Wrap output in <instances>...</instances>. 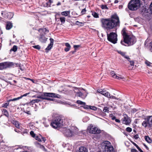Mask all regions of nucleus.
<instances>
[{"label":"nucleus","instance_id":"nucleus-55","mask_svg":"<svg viewBox=\"0 0 152 152\" xmlns=\"http://www.w3.org/2000/svg\"><path fill=\"white\" fill-rule=\"evenodd\" d=\"M29 80L31 81L33 83H35V81L33 79L29 78Z\"/></svg>","mask_w":152,"mask_h":152},{"label":"nucleus","instance_id":"nucleus-22","mask_svg":"<svg viewBox=\"0 0 152 152\" xmlns=\"http://www.w3.org/2000/svg\"><path fill=\"white\" fill-rule=\"evenodd\" d=\"M65 46L67 47L65 48V50L66 52H67L69 50L71 46L70 44L68 43H66L65 44Z\"/></svg>","mask_w":152,"mask_h":152},{"label":"nucleus","instance_id":"nucleus-11","mask_svg":"<svg viewBox=\"0 0 152 152\" xmlns=\"http://www.w3.org/2000/svg\"><path fill=\"white\" fill-rule=\"evenodd\" d=\"M122 123L126 125H129L130 123L131 120L126 114L124 115V118L122 119Z\"/></svg>","mask_w":152,"mask_h":152},{"label":"nucleus","instance_id":"nucleus-1","mask_svg":"<svg viewBox=\"0 0 152 152\" xmlns=\"http://www.w3.org/2000/svg\"><path fill=\"white\" fill-rule=\"evenodd\" d=\"M101 21L103 27L111 29L119 26V18L116 15H112L110 18H102Z\"/></svg>","mask_w":152,"mask_h":152},{"label":"nucleus","instance_id":"nucleus-50","mask_svg":"<svg viewBox=\"0 0 152 152\" xmlns=\"http://www.w3.org/2000/svg\"><path fill=\"white\" fill-rule=\"evenodd\" d=\"M40 148H41L43 150L45 151H46L45 148L44 147L43 145H40Z\"/></svg>","mask_w":152,"mask_h":152},{"label":"nucleus","instance_id":"nucleus-44","mask_svg":"<svg viewBox=\"0 0 152 152\" xmlns=\"http://www.w3.org/2000/svg\"><path fill=\"white\" fill-rule=\"evenodd\" d=\"M4 113L5 116H7L8 115V114L6 110H4Z\"/></svg>","mask_w":152,"mask_h":152},{"label":"nucleus","instance_id":"nucleus-48","mask_svg":"<svg viewBox=\"0 0 152 152\" xmlns=\"http://www.w3.org/2000/svg\"><path fill=\"white\" fill-rule=\"evenodd\" d=\"M49 97H46L45 99L53 101L54 100V99H51Z\"/></svg>","mask_w":152,"mask_h":152},{"label":"nucleus","instance_id":"nucleus-29","mask_svg":"<svg viewBox=\"0 0 152 152\" xmlns=\"http://www.w3.org/2000/svg\"><path fill=\"white\" fill-rule=\"evenodd\" d=\"M110 98L111 99H117L118 100H120V99H119V98H117L115 97V96H110H110L109 98Z\"/></svg>","mask_w":152,"mask_h":152},{"label":"nucleus","instance_id":"nucleus-62","mask_svg":"<svg viewBox=\"0 0 152 152\" xmlns=\"http://www.w3.org/2000/svg\"><path fill=\"white\" fill-rule=\"evenodd\" d=\"M61 3L60 2H58L57 4V6H58V5H61Z\"/></svg>","mask_w":152,"mask_h":152},{"label":"nucleus","instance_id":"nucleus-6","mask_svg":"<svg viewBox=\"0 0 152 152\" xmlns=\"http://www.w3.org/2000/svg\"><path fill=\"white\" fill-rule=\"evenodd\" d=\"M87 131L89 133L94 134H98L101 132V130L99 129L92 125L88 126Z\"/></svg>","mask_w":152,"mask_h":152},{"label":"nucleus","instance_id":"nucleus-58","mask_svg":"<svg viewBox=\"0 0 152 152\" xmlns=\"http://www.w3.org/2000/svg\"><path fill=\"white\" fill-rule=\"evenodd\" d=\"M112 119L113 120H115L116 118L114 116L112 118Z\"/></svg>","mask_w":152,"mask_h":152},{"label":"nucleus","instance_id":"nucleus-7","mask_svg":"<svg viewBox=\"0 0 152 152\" xmlns=\"http://www.w3.org/2000/svg\"><path fill=\"white\" fill-rule=\"evenodd\" d=\"M117 35L114 32H111L109 34H107L108 40L113 44L116 43L117 41Z\"/></svg>","mask_w":152,"mask_h":152},{"label":"nucleus","instance_id":"nucleus-40","mask_svg":"<svg viewBox=\"0 0 152 152\" xmlns=\"http://www.w3.org/2000/svg\"><path fill=\"white\" fill-rule=\"evenodd\" d=\"M86 10L85 8H84V9H83L82 10L81 12V15H83L85 14L86 13Z\"/></svg>","mask_w":152,"mask_h":152},{"label":"nucleus","instance_id":"nucleus-54","mask_svg":"<svg viewBox=\"0 0 152 152\" xmlns=\"http://www.w3.org/2000/svg\"><path fill=\"white\" fill-rule=\"evenodd\" d=\"M134 138L136 139H137L139 138L138 135L137 134L135 135L134 136Z\"/></svg>","mask_w":152,"mask_h":152},{"label":"nucleus","instance_id":"nucleus-20","mask_svg":"<svg viewBox=\"0 0 152 152\" xmlns=\"http://www.w3.org/2000/svg\"><path fill=\"white\" fill-rule=\"evenodd\" d=\"M28 93L25 94H23V95H21L20 97H18V98H15L13 99H11L10 100H9V101H16V100H19L20 99H21L22 97H23V96H27L28 95Z\"/></svg>","mask_w":152,"mask_h":152},{"label":"nucleus","instance_id":"nucleus-32","mask_svg":"<svg viewBox=\"0 0 152 152\" xmlns=\"http://www.w3.org/2000/svg\"><path fill=\"white\" fill-rule=\"evenodd\" d=\"M88 107H89V109L94 110H96L97 109V107L94 106H89Z\"/></svg>","mask_w":152,"mask_h":152},{"label":"nucleus","instance_id":"nucleus-38","mask_svg":"<svg viewBox=\"0 0 152 152\" xmlns=\"http://www.w3.org/2000/svg\"><path fill=\"white\" fill-rule=\"evenodd\" d=\"M145 64L148 66H151L152 64L149 61H145Z\"/></svg>","mask_w":152,"mask_h":152},{"label":"nucleus","instance_id":"nucleus-33","mask_svg":"<svg viewBox=\"0 0 152 152\" xmlns=\"http://www.w3.org/2000/svg\"><path fill=\"white\" fill-rule=\"evenodd\" d=\"M147 13V11L146 10L144 9H143L142 10H141V14L142 15H145V14Z\"/></svg>","mask_w":152,"mask_h":152},{"label":"nucleus","instance_id":"nucleus-31","mask_svg":"<svg viewBox=\"0 0 152 152\" xmlns=\"http://www.w3.org/2000/svg\"><path fill=\"white\" fill-rule=\"evenodd\" d=\"M122 56H123L125 58L127 59L128 61H129V60H130V58H129V56H128L126 55L125 53H124V54L123 55H122Z\"/></svg>","mask_w":152,"mask_h":152},{"label":"nucleus","instance_id":"nucleus-36","mask_svg":"<svg viewBox=\"0 0 152 152\" xmlns=\"http://www.w3.org/2000/svg\"><path fill=\"white\" fill-rule=\"evenodd\" d=\"M65 18L64 17H61L60 18V20L61 22L63 23H64L65 22Z\"/></svg>","mask_w":152,"mask_h":152},{"label":"nucleus","instance_id":"nucleus-21","mask_svg":"<svg viewBox=\"0 0 152 152\" xmlns=\"http://www.w3.org/2000/svg\"><path fill=\"white\" fill-rule=\"evenodd\" d=\"M48 38L45 37L43 35L41 36L39 39L40 41L42 42H45L47 40Z\"/></svg>","mask_w":152,"mask_h":152},{"label":"nucleus","instance_id":"nucleus-19","mask_svg":"<svg viewBox=\"0 0 152 152\" xmlns=\"http://www.w3.org/2000/svg\"><path fill=\"white\" fill-rule=\"evenodd\" d=\"M76 152H88V150L84 147H81L79 148V150Z\"/></svg>","mask_w":152,"mask_h":152},{"label":"nucleus","instance_id":"nucleus-57","mask_svg":"<svg viewBox=\"0 0 152 152\" xmlns=\"http://www.w3.org/2000/svg\"><path fill=\"white\" fill-rule=\"evenodd\" d=\"M137 149L140 151V152H144L139 147Z\"/></svg>","mask_w":152,"mask_h":152},{"label":"nucleus","instance_id":"nucleus-4","mask_svg":"<svg viewBox=\"0 0 152 152\" xmlns=\"http://www.w3.org/2000/svg\"><path fill=\"white\" fill-rule=\"evenodd\" d=\"M63 119L60 116H57L55 120L51 123V125L54 128L61 126L63 125Z\"/></svg>","mask_w":152,"mask_h":152},{"label":"nucleus","instance_id":"nucleus-35","mask_svg":"<svg viewBox=\"0 0 152 152\" xmlns=\"http://www.w3.org/2000/svg\"><path fill=\"white\" fill-rule=\"evenodd\" d=\"M75 24L77 25H79V26H83V23L80 22L78 21H76Z\"/></svg>","mask_w":152,"mask_h":152},{"label":"nucleus","instance_id":"nucleus-63","mask_svg":"<svg viewBox=\"0 0 152 152\" xmlns=\"http://www.w3.org/2000/svg\"><path fill=\"white\" fill-rule=\"evenodd\" d=\"M133 112H134L136 111L137 110L135 109H134L132 110Z\"/></svg>","mask_w":152,"mask_h":152},{"label":"nucleus","instance_id":"nucleus-52","mask_svg":"<svg viewBox=\"0 0 152 152\" xmlns=\"http://www.w3.org/2000/svg\"><path fill=\"white\" fill-rule=\"evenodd\" d=\"M132 143L137 148H138L139 147L138 146V145H137L135 143L133 142H132Z\"/></svg>","mask_w":152,"mask_h":152},{"label":"nucleus","instance_id":"nucleus-12","mask_svg":"<svg viewBox=\"0 0 152 152\" xmlns=\"http://www.w3.org/2000/svg\"><path fill=\"white\" fill-rule=\"evenodd\" d=\"M64 133L67 137H70L74 135V132L72 129H65Z\"/></svg>","mask_w":152,"mask_h":152},{"label":"nucleus","instance_id":"nucleus-26","mask_svg":"<svg viewBox=\"0 0 152 152\" xmlns=\"http://www.w3.org/2000/svg\"><path fill=\"white\" fill-rule=\"evenodd\" d=\"M145 140L148 143H150L151 142V140L150 138L148 136H145Z\"/></svg>","mask_w":152,"mask_h":152},{"label":"nucleus","instance_id":"nucleus-60","mask_svg":"<svg viewBox=\"0 0 152 152\" xmlns=\"http://www.w3.org/2000/svg\"><path fill=\"white\" fill-rule=\"evenodd\" d=\"M118 2V1L117 0H115V1L114 3H117Z\"/></svg>","mask_w":152,"mask_h":152},{"label":"nucleus","instance_id":"nucleus-3","mask_svg":"<svg viewBox=\"0 0 152 152\" xmlns=\"http://www.w3.org/2000/svg\"><path fill=\"white\" fill-rule=\"evenodd\" d=\"M140 5V0H131L129 3L128 7L131 10H135L137 9Z\"/></svg>","mask_w":152,"mask_h":152},{"label":"nucleus","instance_id":"nucleus-25","mask_svg":"<svg viewBox=\"0 0 152 152\" xmlns=\"http://www.w3.org/2000/svg\"><path fill=\"white\" fill-rule=\"evenodd\" d=\"M42 31L44 32V34H46L48 32V30H47L46 28H43L42 29H39V31Z\"/></svg>","mask_w":152,"mask_h":152},{"label":"nucleus","instance_id":"nucleus-9","mask_svg":"<svg viewBox=\"0 0 152 152\" xmlns=\"http://www.w3.org/2000/svg\"><path fill=\"white\" fill-rule=\"evenodd\" d=\"M104 143L107 144L105 146V152H114V149L113 147L109 145L110 143L109 142L106 141L104 142Z\"/></svg>","mask_w":152,"mask_h":152},{"label":"nucleus","instance_id":"nucleus-39","mask_svg":"<svg viewBox=\"0 0 152 152\" xmlns=\"http://www.w3.org/2000/svg\"><path fill=\"white\" fill-rule=\"evenodd\" d=\"M126 130L127 132H130L132 131V129L130 127H128L126 129Z\"/></svg>","mask_w":152,"mask_h":152},{"label":"nucleus","instance_id":"nucleus-42","mask_svg":"<svg viewBox=\"0 0 152 152\" xmlns=\"http://www.w3.org/2000/svg\"><path fill=\"white\" fill-rule=\"evenodd\" d=\"M101 8L102 9H108L106 5H101Z\"/></svg>","mask_w":152,"mask_h":152},{"label":"nucleus","instance_id":"nucleus-46","mask_svg":"<svg viewBox=\"0 0 152 152\" xmlns=\"http://www.w3.org/2000/svg\"><path fill=\"white\" fill-rule=\"evenodd\" d=\"M150 50L151 52H152V41L150 43Z\"/></svg>","mask_w":152,"mask_h":152},{"label":"nucleus","instance_id":"nucleus-37","mask_svg":"<svg viewBox=\"0 0 152 152\" xmlns=\"http://www.w3.org/2000/svg\"><path fill=\"white\" fill-rule=\"evenodd\" d=\"M103 111L104 112H108L109 111L108 108L106 107H104Z\"/></svg>","mask_w":152,"mask_h":152},{"label":"nucleus","instance_id":"nucleus-41","mask_svg":"<svg viewBox=\"0 0 152 152\" xmlns=\"http://www.w3.org/2000/svg\"><path fill=\"white\" fill-rule=\"evenodd\" d=\"M33 48L39 50L40 48V46L39 45H37L33 46Z\"/></svg>","mask_w":152,"mask_h":152},{"label":"nucleus","instance_id":"nucleus-24","mask_svg":"<svg viewBox=\"0 0 152 152\" xmlns=\"http://www.w3.org/2000/svg\"><path fill=\"white\" fill-rule=\"evenodd\" d=\"M70 11H65L62 12L61 13V14L63 16H67L68 15L70 14Z\"/></svg>","mask_w":152,"mask_h":152},{"label":"nucleus","instance_id":"nucleus-61","mask_svg":"<svg viewBox=\"0 0 152 152\" xmlns=\"http://www.w3.org/2000/svg\"><path fill=\"white\" fill-rule=\"evenodd\" d=\"M89 106H86V107H85V108H86V109H89V107H88Z\"/></svg>","mask_w":152,"mask_h":152},{"label":"nucleus","instance_id":"nucleus-47","mask_svg":"<svg viewBox=\"0 0 152 152\" xmlns=\"http://www.w3.org/2000/svg\"><path fill=\"white\" fill-rule=\"evenodd\" d=\"M9 104V102L6 103L5 104H3V107H7L8 106Z\"/></svg>","mask_w":152,"mask_h":152},{"label":"nucleus","instance_id":"nucleus-56","mask_svg":"<svg viewBox=\"0 0 152 152\" xmlns=\"http://www.w3.org/2000/svg\"><path fill=\"white\" fill-rule=\"evenodd\" d=\"M115 121L116 122H118V123H120V120H119L117 119H116L115 120Z\"/></svg>","mask_w":152,"mask_h":152},{"label":"nucleus","instance_id":"nucleus-53","mask_svg":"<svg viewBox=\"0 0 152 152\" xmlns=\"http://www.w3.org/2000/svg\"><path fill=\"white\" fill-rule=\"evenodd\" d=\"M131 152H137V151L135 149H133L131 150Z\"/></svg>","mask_w":152,"mask_h":152},{"label":"nucleus","instance_id":"nucleus-2","mask_svg":"<svg viewBox=\"0 0 152 152\" xmlns=\"http://www.w3.org/2000/svg\"><path fill=\"white\" fill-rule=\"evenodd\" d=\"M122 34L124 38V41H121V43L125 46H130L133 45L136 42V39L134 37H131L128 36L126 32L125 28L123 29L122 31Z\"/></svg>","mask_w":152,"mask_h":152},{"label":"nucleus","instance_id":"nucleus-59","mask_svg":"<svg viewBox=\"0 0 152 152\" xmlns=\"http://www.w3.org/2000/svg\"><path fill=\"white\" fill-rule=\"evenodd\" d=\"M143 145L145 147V148H146V149L148 150V148L147 147V146L145 144H143Z\"/></svg>","mask_w":152,"mask_h":152},{"label":"nucleus","instance_id":"nucleus-8","mask_svg":"<svg viewBox=\"0 0 152 152\" xmlns=\"http://www.w3.org/2000/svg\"><path fill=\"white\" fill-rule=\"evenodd\" d=\"M152 125V118L151 116H149L145 118L142 123V126L145 127H150Z\"/></svg>","mask_w":152,"mask_h":152},{"label":"nucleus","instance_id":"nucleus-27","mask_svg":"<svg viewBox=\"0 0 152 152\" xmlns=\"http://www.w3.org/2000/svg\"><path fill=\"white\" fill-rule=\"evenodd\" d=\"M76 102L78 104H80V105H85L86 104V103L85 102H83L79 100H77V101Z\"/></svg>","mask_w":152,"mask_h":152},{"label":"nucleus","instance_id":"nucleus-34","mask_svg":"<svg viewBox=\"0 0 152 152\" xmlns=\"http://www.w3.org/2000/svg\"><path fill=\"white\" fill-rule=\"evenodd\" d=\"M17 50V48L16 46L14 45L13 46L12 48L11 49V50H12L14 52H16Z\"/></svg>","mask_w":152,"mask_h":152},{"label":"nucleus","instance_id":"nucleus-18","mask_svg":"<svg viewBox=\"0 0 152 152\" xmlns=\"http://www.w3.org/2000/svg\"><path fill=\"white\" fill-rule=\"evenodd\" d=\"M50 43L48 45L47 47L46 48V50H50L53 46L54 41L53 39L52 38H50Z\"/></svg>","mask_w":152,"mask_h":152},{"label":"nucleus","instance_id":"nucleus-28","mask_svg":"<svg viewBox=\"0 0 152 152\" xmlns=\"http://www.w3.org/2000/svg\"><path fill=\"white\" fill-rule=\"evenodd\" d=\"M13 123L16 127L18 128H19V122L18 121H14Z\"/></svg>","mask_w":152,"mask_h":152},{"label":"nucleus","instance_id":"nucleus-64","mask_svg":"<svg viewBox=\"0 0 152 152\" xmlns=\"http://www.w3.org/2000/svg\"><path fill=\"white\" fill-rule=\"evenodd\" d=\"M28 111H27V112H26V113L27 114H28Z\"/></svg>","mask_w":152,"mask_h":152},{"label":"nucleus","instance_id":"nucleus-16","mask_svg":"<svg viewBox=\"0 0 152 152\" xmlns=\"http://www.w3.org/2000/svg\"><path fill=\"white\" fill-rule=\"evenodd\" d=\"M30 134L32 137L35 138L36 140L38 141L39 142L42 141V140L40 139V138L39 137V136H38L36 135V134H34L33 131H31Z\"/></svg>","mask_w":152,"mask_h":152},{"label":"nucleus","instance_id":"nucleus-15","mask_svg":"<svg viewBox=\"0 0 152 152\" xmlns=\"http://www.w3.org/2000/svg\"><path fill=\"white\" fill-rule=\"evenodd\" d=\"M110 75L113 77L120 80L122 79H124V77L120 76V77L117 75L115 73L114 71H111L110 72Z\"/></svg>","mask_w":152,"mask_h":152},{"label":"nucleus","instance_id":"nucleus-10","mask_svg":"<svg viewBox=\"0 0 152 152\" xmlns=\"http://www.w3.org/2000/svg\"><path fill=\"white\" fill-rule=\"evenodd\" d=\"M97 92L100 93L106 97L109 98L110 93L104 89H99L97 90Z\"/></svg>","mask_w":152,"mask_h":152},{"label":"nucleus","instance_id":"nucleus-17","mask_svg":"<svg viewBox=\"0 0 152 152\" xmlns=\"http://www.w3.org/2000/svg\"><path fill=\"white\" fill-rule=\"evenodd\" d=\"M76 95L77 96L81 97L83 99H84L86 97L87 95L86 94L85 95H84L83 93L80 91H79L76 92Z\"/></svg>","mask_w":152,"mask_h":152},{"label":"nucleus","instance_id":"nucleus-51","mask_svg":"<svg viewBox=\"0 0 152 152\" xmlns=\"http://www.w3.org/2000/svg\"><path fill=\"white\" fill-rule=\"evenodd\" d=\"M80 47V45H74V47L75 48V49H76L77 48H78Z\"/></svg>","mask_w":152,"mask_h":152},{"label":"nucleus","instance_id":"nucleus-5","mask_svg":"<svg viewBox=\"0 0 152 152\" xmlns=\"http://www.w3.org/2000/svg\"><path fill=\"white\" fill-rule=\"evenodd\" d=\"M46 97L59 98L60 96L52 93H44L41 95H39L38 96V98L45 99Z\"/></svg>","mask_w":152,"mask_h":152},{"label":"nucleus","instance_id":"nucleus-43","mask_svg":"<svg viewBox=\"0 0 152 152\" xmlns=\"http://www.w3.org/2000/svg\"><path fill=\"white\" fill-rule=\"evenodd\" d=\"M117 51L118 53L121 54L122 56V55H123L125 53V52H123L121 50H117Z\"/></svg>","mask_w":152,"mask_h":152},{"label":"nucleus","instance_id":"nucleus-13","mask_svg":"<svg viewBox=\"0 0 152 152\" xmlns=\"http://www.w3.org/2000/svg\"><path fill=\"white\" fill-rule=\"evenodd\" d=\"M1 15L5 18L7 17L9 19H11L13 16V14L12 13L8 12L6 11L2 12Z\"/></svg>","mask_w":152,"mask_h":152},{"label":"nucleus","instance_id":"nucleus-30","mask_svg":"<svg viewBox=\"0 0 152 152\" xmlns=\"http://www.w3.org/2000/svg\"><path fill=\"white\" fill-rule=\"evenodd\" d=\"M92 15L95 18H98L99 17V15L98 14L95 12H93L92 13Z\"/></svg>","mask_w":152,"mask_h":152},{"label":"nucleus","instance_id":"nucleus-14","mask_svg":"<svg viewBox=\"0 0 152 152\" xmlns=\"http://www.w3.org/2000/svg\"><path fill=\"white\" fill-rule=\"evenodd\" d=\"M12 63L5 62L0 63V69H2L10 66Z\"/></svg>","mask_w":152,"mask_h":152},{"label":"nucleus","instance_id":"nucleus-49","mask_svg":"<svg viewBox=\"0 0 152 152\" xmlns=\"http://www.w3.org/2000/svg\"><path fill=\"white\" fill-rule=\"evenodd\" d=\"M39 137L41 138H42L43 141L44 142L46 140V139H45V138L44 137H42V136L41 135H40L39 136Z\"/></svg>","mask_w":152,"mask_h":152},{"label":"nucleus","instance_id":"nucleus-23","mask_svg":"<svg viewBox=\"0 0 152 152\" xmlns=\"http://www.w3.org/2000/svg\"><path fill=\"white\" fill-rule=\"evenodd\" d=\"M12 27V25L10 22L7 23L6 25V28L7 30H10Z\"/></svg>","mask_w":152,"mask_h":152},{"label":"nucleus","instance_id":"nucleus-45","mask_svg":"<svg viewBox=\"0 0 152 152\" xmlns=\"http://www.w3.org/2000/svg\"><path fill=\"white\" fill-rule=\"evenodd\" d=\"M130 62V65L132 66H133L134 65V62L133 61H130V59L129 61Z\"/></svg>","mask_w":152,"mask_h":152}]
</instances>
